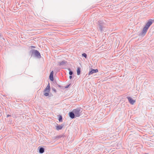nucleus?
Wrapping results in <instances>:
<instances>
[{
  "label": "nucleus",
  "mask_w": 154,
  "mask_h": 154,
  "mask_svg": "<svg viewBox=\"0 0 154 154\" xmlns=\"http://www.w3.org/2000/svg\"><path fill=\"white\" fill-rule=\"evenodd\" d=\"M153 22H154V20H149L146 23L145 26L143 28L142 32L140 34V35L144 36L146 34L149 26Z\"/></svg>",
  "instance_id": "nucleus-1"
},
{
  "label": "nucleus",
  "mask_w": 154,
  "mask_h": 154,
  "mask_svg": "<svg viewBox=\"0 0 154 154\" xmlns=\"http://www.w3.org/2000/svg\"><path fill=\"white\" fill-rule=\"evenodd\" d=\"M99 29L101 32L105 31L106 30V25L103 21L99 20L98 21Z\"/></svg>",
  "instance_id": "nucleus-2"
},
{
  "label": "nucleus",
  "mask_w": 154,
  "mask_h": 154,
  "mask_svg": "<svg viewBox=\"0 0 154 154\" xmlns=\"http://www.w3.org/2000/svg\"><path fill=\"white\" fill-rule=\"evenodd\" d=\"M30 52L32 53V56H34L38 58H40L41 57V54L38 51L35 50H32Z\"/></svg>",
  "instance_id": "nucleus-3"
},
{
  "label": "nucleus",
  "mask_w": 154,
  "mask_h": 154,
  "mask_svg": "<svg viewBox=\"0 0 154 154\" xmlns=\"http://www.w3.org/2000/svg\"><path fill=\"white\" fill-rule=\"evenodd\" d=\"M73 110L75 113V117H79L81 116L82 112L81 108H77L73 109Z\"/></svg>",
  "instance_id": "nucleus-4"
},
{
  "label": "nucleus",
  "mask_w": 154,
  "mask_h": 154,
  "mask_svg": "<svg viewBox=\"0 0 154 154\" xmlns=\"http://www.w3.org/2000/svg\"><path fill=\"white\" fill-rule=\"evenodd\" d=\"M127 98L128 100L129 103L132 105L134 104V103L135 102V100H133L130 97H127Z\"/></svg>",
  "instance_id": "nucleus-5"
},
{
  "label": "nucleus",
  "mask_w": 154,
  "mask_h": 154,
  "mask_svg": "<svg viewBox=\"0 0 154 154\" xmlns=\"http://www.w3.org/2000/svg\"><path fill=\"white\" fill-rule=\"evenodd\" d=\"M98 72V70L97 69H92L91 71H89L88 75H90L94 73H97Z\"/></svg>",
  "instance_id": "nucleus-6"
},
{
  "label": "nucleus",
  "mask_w": 154,
  "mask_h": 154,
  "mask_svg": "<svg viewBox=\"0 0 154 154\" xmlns=\"http://www.w3.org/2000/svg\"><path fill=\"white\" fill-rule=\"evenodd\" d=\"M69 117L72 119H73L75 117L73 110L72 112H70L69 113Z\"/></svg>",
  "instance_id": "nucleus-7"
},
{
  "label": "nucleus",
  "mask_w": 154,
  "mask_h": 154,
  "mask_svg": "<svg viewBox=\"0 0 154 154\" xmlns=\"http://www.w3.org/2000/svg\"><path fill=\"white\" fill-rule=\"evenodd\" d=\"M64 124H62L60 125H57L56 126V129L57 130H59L62 129L63 127L64 126Z\"/></svg>",
  "instance_id": "nucleus-8"
},
{
  "label": "nucleus",
  "mask_w": 154,
  "mask_h": 154,
  "mask_svg": "<svg viewBox=\"0 0 154 154\" xmlns=\"http://www.w3.org/2000/svg\"><path fill=\"white\" fill-rule=\"evenodd\" d=\"M45 149L43 147H40L39 149V152L40 153H42L44 152Z\"/></svg>",
  "instance_id": "nucleus-9"
},
{
  "label": "nucleus",
  "mask_w": 154,
  "mask_h": 154,
  "mask_svg": "<svg viewBox=\"0 0 154 154\" xmlns=\"http://www.w3.org/2000/svg\"><path fill=\"white\" fill-rule=\"evenodd\" d=\"M66 63V61L63 60L62 61L59 62V65L60 66H61V65H65Z\"/></svg>",
  "instance_id": "nucleus-10"
},
{
  "label": "nucleus",
  "mask_w": 154,
  "mask_h": 154,
  "mask_svg": "<svg viewBox=\"0 0 154 154\" xmlns=\"http://www.w3.org/2000/svg\"><path fill=\"white\" fill-rule=\"evenodd\" d=\"M50 91V88H48L47 87H46L44 89V92H45L46 91H47L48 92H49Z\"/></svg>",
  "instance_id": "nucleus-11"
},
{
  "label": "nucleus",
  "mask_w": 154,
  "mask_h": 154,
  "mask_svg": "<svg viewBox=\"0 0 154 154\" xmlns=\"http://www.w3.org/2000/svg\"><path fill=\"white\" fill-rule=\"evenodd\" d=\"M49 78H50V80L51 81H53V80H54L53 75H50Z\"/></svg>",
  "instance_id": "nucleus-12"
},
{
  "label": "nucleus",
  "mask_w": 154,
  "mask_h": 154,
  "mask_svg": "<svg viewBox=\"0 0 154 154\" xmlns=\"http://www.w3.org/2000/svg\"><path fill=\"white\" fill-rule=\"evenodd\" d=\"M59 121L60 122L62 121V117L60 115L58 118Z\"/></svg>",
  "instance_id": "nucleus-13"
},
{
  "label": "nucleus",
  "mask_w": 154,
  "mask_h": 154,
  "mask_svg": "<svg viewBox=\"0 0 154 154\" xmlns=\"http://www.w3.org/2000/svg\"><path fill=\"white\" fill-rule=\"evenodd\" d=\"M77 75H80V70L79 68H78L77 71Z\"/></svg>",
  "instance_id": "nucleus-14"
},
{
  "label": "nucleus",
  "mask_w": 154,
  "mask_h": 154,
  "mask_svg": "<svg viewBox=\"0 0 154 154\" xmlns=\"http://www.w3.org/2000/svg\"><path fill=\"white\" fill-rule=\"evenodd\" d=\"M69 74L70 75H72L73 73L72 71H71L70 70V69H69Z\"/></svg>",
  "instance_id": "nucleus-15"
},
{
  "label": "nucleus",
  "mask_w": 154,
  "mask_h": 154,
  "mask_svg": "<svg viewBox=\"0 0 154 154\" xmlns=\"http://www.w3.org/2000/svg\"><path fill=\"white\" fill-rule=\"evenodd\" d=\"M45 93L44 94V95L46 96H48L49 95V92H44Z\"/></svg>",
  "instance_id": "nucleus-16"
},
{
  "label": "nucleus",
  "mask_w": 154,
  "mask_h": 154,
  "mask_svg": "<svg viewBox=\"0 0 154 154\" xmlns=\"http://www.w3.org/2000/svg\"><path fill=\"white\" fill-rule=\"evenodd\" d=\"M82 56L83 57H84L85 58H86L87 57V55L86 54L84 53H83V54H82Z\"/></svg>",
  "instance_id": "nucleus-17"
},
{
  "label": "nucleus",
  "mask_w": 154,
  "mask_h": 154,
  "mask_svg": "<svg viewBox=\"0 0 154 154\" xmlns=\"http://www.w3.org/2000/svg\"><path fill=\"white\" fill-rule=\"evenodd\" d=\"M47 87L48 88H50V83H48L47 86L46 87Z\"/></svg>",
  "instance_id": "nucleus-18"
},
{
  "label": "nucleus",
  "mask_w": 154,
  "mask_h": 154,
  "mask_svg": "<svg viewBox=\"0 0 154 154\" xmlns=\"http://www.w3.org/2000/svg\"><path fill=\"white\" fill-rule=\"evenodd\" d=\"M52 90L53 91H54V92H56V89L55 88H52Z\"/></svg>",
  "instance_id": "nucleus-19"
},
{
  "label": "nucleus",
  "mask_w": 154,
  "mask_h": 154,
  "mask_svg": "<svg viewBox=\"0 0 154 154\" xmlns=\"http://www.w3.org/2000/svg\"><path fill=\"white\" fill-rule=\"evenodd\" d=\"M53 71H52L50 73V75H53Z\"/></svg>",
  "instance_id": "nucleus-20"
},
{
  "label": "nucleus",
  "mask_w": 154,
  "mask_h": 154,
  "mask_svg": "<svg viewBox=\"0 0 154 154\" xmlns=\"http://www.w3.org/2000/svg\"><path fill=\"white\" fill-rule=\"evenodd\" d=\"M69 79H71L72 78V76H71V75H70L69 76Z\"/></svg>",
  "instance_id": "nucleus-21"
},
{
  "label": "nucleus",
  "mask_w": 154,
  "mask_h": 154,
  "mask_svg": "<svg viewBox=\"0 0 154 154\" xmlns=\"http://www.w3.org/2000/svg\"><path fill=\"white\" fill-rule=\"evenodd\" d=\"M69 85H70V84H69V85H67L66 86V87H65V88H68L69 87Z\"/></svg>",
  "instance_id": "nucleus-22"
},
{
  "label": "nucleus",
  "mask_w": 154,
  "mask_h": 154,
  "mask_svg": "<svg viewBox=\"0 0 154 154\" xmlns=\"http://www.w3.org/2000/svg\"><path fill=\"white\" fill-rule=\"evenodd\" d=\"M11 116L10 115H7V117H9V116Z\"/></svg>",
  "instance_id": "nucleus-23"
},
{
  "label": "nucleus",
  "mask_w": 154,
  "mask_h": 154,
  "mask_svg": "<svg viewBox=\"0 0 154 154\" xmlns=\"http://www.w3.org/2000/svg\"><path fill=\"white\" fill-rule=\"evenodd\" d=\"M32 47L33 48H35V46H32Z\"/></svg>",
  "instance_id": "nucleus-24"
},
{
  "label": "nucleus",
  "mask_w": 154,
  "mask_h": 154,
  "mask_svg": "<svg viewBox=\"0 0 154 154\" xmlns=\"http://www.w3.org/2000/svg\"><path fill=\"white\" fill-rule=\"evenodd\" d=\"M58 85L60 87H61V86L60 85Z\"/></svg>",
  "instance_id": "nucleus-25"
},
{
  "label": "nucleus",
  "mask_w": 154,
  "mask_h": 154,
  "mask_svg": "<svg viewBox=\"0 0 154 154\" xmlns=\"http://www.w3.org/2000/svg\"><path fill=\"white\" fill-rule=\"evenodd\" d=\"M61 137V136H59V137Z\"/></svg>",
  "instance_id": "nucleus-26"
}]
</instances>
